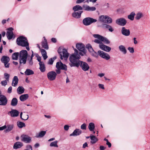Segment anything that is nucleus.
Wrapping results in <instances>:
<instances>
[{"mask_svg":"<svg viewBox=\"0 0 150 150\" xmlns=\"http://www.w3.org/2000/svg\"><path fill=\"white\" fill-rule=\"evenodd\" d=\"M93 36L95 38L101 39L102 42H103L107 44H109L110 42V41L106 38L99 35L94 34L93 35Z\"/></svg>","mask_w":150,"mask_h":150,"instance_id":"0eeeda50","label":"nucleus"},{"mask_svg":"<svg viewBox=\"0 0 150 150\" xmlns=\"http://www.w3.org/2000/svg\"><path fill=\"white\" fill-rule=\"evenodd\" d=\"M28 52L26 50H22L20 52L19 58H27Z\"/></svg>","mask_w":150,"mask_h":150,"instance_id":"6ab92c4d","label":"nucleus"},{"mask_svg":"<svg viewBox=\"0 0 150 150\" xmlns=\"http://www.w3.org/2000/svg\"><path fill=\"white\" fill-rule=\"evenodd\" d=\"M82 133V131L81 130L76 129H75L73 132L70 134V136H76L80 135Z\"/></svg>","mask_w":150,"mask_h":150,"instance_id":"a211bd4d","label":"nucleus"},{"mask_svg":"<svg viewBox=\"0 0 150 150\" xmlns=\"http://www.w3.org/2000/svg\"><path fill=\"white\" fill-rule=\"evenodd\" d=\"M13 29L12 28H10L8 29V31L6 33L7 38L8 40H11L12 38L13 35Z\"/></svg>","mask_w":150,"mask_h":150,"instance_id":"4468645a","label":"nucleus"},{"mask_svg":"<svg viewBox=\"0 0 150 150\" xmlns=\"http://www.w3.org/2000/svg\"><path fill=\"white\" fill-rule=\"evenodd\" d=\"M69 126L68 125H65L64 126V129L66 131H67L69 129Z\"/></svg>","mask_w":150,"mask_h":150,"instance_id":"bf43d9fd","label":"nucleus"},{"mask_svg":"<svg viewBox=\"0 0 150 150\" xmlns=\"http://www.w3.org/2000/svg\"><path fill=\"white\" fill-rule=\"evenodd\" d=\"M86 125L85 123L83 124L81 126V129H86Z\"/></svg>","mask_w":150,"mask_h":150,"instance_id":"4d7b16f0","label":"nucleus"},{"mask_svg":"<svg viewBox=\"0 0 150 150\" xmlns=\"http://www.w3.org/2000/svg\"><path fill=\"white\" fill-rule=\"evenodd\" d=\"M74 52L70 56L69 59L70 61L69 65L71 67H78L79 66L82 69L86 71L88 70L89 67L88 64L85 62L81 61L79 59L80 58V55L83 56L82 52L78 53L77 50L74 49Z\"/></svg>","mask_w":150,"mask_h":150,"instance_id":"f257e3e1","label":"nucleus"},{"mask_svg":"<svg viewBox=\"0 0 150 150\" xmlns=\"http://www.w3.org/2000/svg\"><path fill=\"white\" fill-rule=\"evenodd\" d=\"M83 9L86 11H93L96 10V8L93 6L90 7L86 5H83L82 7Z\"/></svg>","mask_w":150,"mask_h":150,"instance_id":"2eb2a0df","label":"nucleus"},{"mask_svg":"<svg viewBox=\"0 0 150 150\" xmlns=\"http://www.w3.org/2000/svg\"><path fill=\"white\" fill-rule=\"evenodd\" d=\"M87 48L88 50L91 53V52L93 51L94 50L93 49L91 46L89 44H88L87 45Z\"/></svg>","mask_w":150,"mask_h":150,"instance_id":"de8ad7c7","label":"nucleus"},{"mask_svg":"<svg viewBox=\"0 0 150 150\" xmlns=\"http://www.w3.org/2000/svg\"><path fill=\"white\" fill-rule=\"evenodd\" d=\"M83 11H81L77 12H74L72 14V16L76 18H79L81 17V13H83Z\"/></svg>","mask_w":150,"mask_h":150,"instance_id":"aec40b11","label":"nucleus"},{"mask_svg":"<svg viewBox=\"0 0 150 150\" xmlns=\"http://www.w3.org/2000/svg\"><path fill=\"white\" fill-rule=\"evenodd\" d=\"M39 64L40 66L39 69L42 72H44L46 70V68L45 64L43 62H39Z\"/></svg>","mask_w":150,"mask_h":150,"instance_id":"4be33fe9","label":"nucleus"},{"mask_svg":"<svg viewBox=\"0 0 150 150\" xmlns=\"http://www.w3.org/2000/svg\"><path fill=\"white\" fill-rule=\"evenodd\" d=\"M91 54L92 56L96 57H98L97 52L94 51V50L91 53Z\"/></svg>","mask_w":150,"mask_h":150,"instance_id":"8fccbe9b","label":"nucleus"},{"mask_svg":"<svg viewBox=\"0 0 150 150\" xmlns=\"http://www.w3.org/2000/svg\"><path fill=\"white\" fill-rule=\"evenodd\" d=\"M12 87L11 86L9 87L8 88V90H7V92L8 93H10L12 92Z\"/></svg>","mask_w":150,"mask_h":150,"instance_id":"052dcab7","label":"nucleus"},{"mask_svg":"<svg viewBox=\"0 0 150 150\" xmlns=\"http://www.w3.org/2000/svg\"><path fill=\"white\" fill-rule=\"evenodd\" d=\"M4 75L6 80L9 81V75L7 73H5Z\"/></svg>","mask_w":150,"mask_h":150,"instance_id":"3c124183","label":"nucleus"},{"mask_svg":"<svg viewBox=\"0 0 150 150\" xmlns=\"http://www.w3.org/2000/svg\"><path fill=\"white\" fill-rule=\"evenodd\" d=\"M6 125H4L3 126H2L1 127H0V131L1 130H4V129H6Z\"/></svg>","mask_w":150,"mask_h":150,"instance_id":"e2e57ef3","label":"nucleus"},{"mask_svg":"<svg viewBox=\"0 0 150 150\" xmlns=\"http://www.w3.org/2000/svg\"><path fill=\"white\" fill-rule=\"evenodd\" d=\"M1 60L2 62L3 63H8L10 60V59L9 57L4 56L2 57Z\"/></svg>","mask_w":150,"mask_h":150,"instance_id":"c85d7f7f","label":"nucleus"},{"mask_svg":"<svg viewBox=\"0 0 150 150\" xmlns=\"http://www.w3.org/2000/svg\"><path fill=\"white\" fill-rule=\"evenodd\" d=\"M56 67L57 69H60L67 71V66L64 64H63L60 61L57 62L56 63Z\"/></svg>","mask_w":150,"mask_h":150,"instance_id":"1a4fd4ad","label":"nucleus"},{"mask_svg":"<svg viewBox=\"0 0 150 150\" xmlns=\"http://www.w3.org/2000/svg\"><path fill=\"white\" fill-rule=\"evenodd\" d=\"M18 103V100L16 98H13L11 100V105L13 106H16Z\"/></svg>","mask_w":150,"mask_h":150,"instance_id":"f704fd0d","label":"nucleus"},{"mask_svg":"<svg viewBox=\"0 0 150 150\" xmlns=\"http://www.w3.org/2000/svg\"><path fill=\"white\" fill-rule=\"evenodd\" d=\"M99 47L101 50L106 52H109L111 50V48L110 47L105 45L103 44L99 45Z\"/></svg>","mask_w":150,"mask_h":150,"instance_id":"f3484780","label":"nucleus"},{"mask_svg":"<svg viewBox=\"0 0 150 150\" xmlns=\"http://www.w3.org/2000/svg\"><path fill=\"white\" fill-rule=\"evenodd\" d=\"M107 16L101 15L99 16V21L102 22L106 23V18Z\"/></svg>","mask_w":150,"mask_h":150,"instance_id":"e433bc0d","label":"nucleus"},{"mask_svg":"<svg viewBox=\"0 0 150 150\" xmlns=\"http://www.w3.org/2000/svg\"><path fill=\"white\" fill-rule=\"evenodd\" d=\"M95 39L94 40V42L96 43L99 44V45H100L101 44H103V43L102 42V41L101 39Z\"/></svg>","mask_w":150,"mask_h":150,"instance_id":"09e8293b","label":"nucleus"},{"mask_svg":"<svg viewBox=\"0 0 150 150\" xmlns=\"http://www.w3.org/2000/svg\"><path fill=\"white\" fill-rule=\"evenodd\" d=\"M8 81L5 80L4 81H2L1 82V85L4 86H5L6 85H7V82Z\"/></svg>","mask_w":150,"mask_h":150,"instance_id":"603ef678","label":"nucleus"},{"mask_svg":"<svg viewBox=\"0 0 150 150\" xmlns=\"http://www.w3.org/2000/svg\"><path fill=\"white\" fill-rule=\"evenodd\" d=\"M11 116L12 117H17L18 115L19 112L16 110H12L9 112Z\"/></svg>","mask_w":150,"mask_h":150,"instance_id":"412c9836","label":"nucleus"},{"mask_svg":"<svg viewBox=\"0 0 150 150\" xmlns=\"http://www.w3.org/2000/svg\"><path fill=\"white\" fill-rule=\"evenodd\" d=\"M27 58H19L20 64V65L25 64L26 62Z\"/></svg>","mask_w":150,"mask_h":150,"instance_id":"4c0bfd02","label":"nucleus"},{"mask_svg":"<svg viewBox=\"0 0 150 150\" xmlns=\"http://www.w3.org/2000/svg\"><path fill=\"white\" fill-rule=\"evenodd\" d=\"M33 59L32 58H28V62L29 64L30 65H32L33 64Z\"/></svg>","mask_w":150,"mask_h":150,"instance_id":"13d9d810","label":"nucleus"},{"mask_svg":"<svg viewBox=\"0 0 150 150\" xmlns=\"http://www.w3.org/2000/svg\"><path fill=\"white\" fill-rule=\"evenodd\" d=\"M90 138L91 140V142L92 144L96 143L98 141L97 138L94 136L91 135H90Z\"/></svg>","mask_w":150,"mask_h":150,"instance_id":"c9c22d12","label":"nucleus"},{"mask_svg":"<svg viewBox=\"0 0 150 150\" xmlns=\"http://www.w3.org/2000/svg\"><path fill=\"white\" fill-rule=\"evenodd\" d=\"M104 25V27L108 29L109 31L112 32L113 31L114 29L111 25L107 24H105Z\"/></svg>","mask_w":150,"mask_h":150,"instance_id":"37998d69","label":"nucleus"},{"mask_svg":"<svg viewBox=\"0 0 150 150\" xmlns=\"http://www.w3.org/2000/svg\"><path fill=\"white\" fill-rule=\"evenodd\" d=\"M14 125L13 124H8L6 125V129L5 130L6 132H10L13 129Z\"/></svg>","mask_w":150,"mask_h":150,"instance_id":"cd10ccee","label":"nucleus"},{"mask_svg":"<svg viewBox=\"0 0 150 150\" xmlns=\"http://www.w3.org/2000/svg\"><path fill=\"white\" fill-rule=\"evenodd\" d=\"M27 149L29 150H32V146L30 145H27L26 146Z\"/></svg>","mask_w":150,"mask_h":150,"instance_id":"338daca9","label":"nucleus"},{"mask_svg":"<svg viewBox=\"0 0 150 150\" xmlns=\"http://www.w3.org/2000/svg\"><path fill=\"white\" fill-rule=\"evenodd\" d=\"M58 141L57 140H55L50 143V147H54L58 148Z\"/></svg>","mask_w":150,"mask_h":150,"instance_id":"2f4dec72","label":"nucleus"},{"mask_svg":"<svg viewBox=\"0 0 150 150\" xmlns=\"http://www.w3.org/2000/svg\"><path fill=\"white\" fill-rule=\"evenodd\" d=\"M54 59H53L52 58H51L50 59L48 62V64L50 65H52L53 64L54 61Z\"/></svg>","mask_w":150,"mask_h":150,"instance_id":"5fc2aeb1","label":"nucleus"},{"mask_svg":"<svg viewBox=\"0 0 150 150\" xmlns=\"http://www.w3.org/2000/svg\"><path fill=\"white\" fill-rule=\"evenodd\" d=\"M47 76L48 79L49 80L52 81L56 79L57 73L54 71H50L47 73Z\"/></svg>","mask_w":150,"mask_h":150,"instance_id":"39448f33","label":"nucleus"},{"mask_svg":"<svg viewBox=\"0 0 150 150\" xmlns=\"http://www.w3.org/2000/svg\"><path fill=\"white\" fill-rule=\"evenodd\" d=\"M76 47L80 51L82 52V53L83 54H85L86 53V51L85 48V46L83 44L81 43H77L76 45Z\"/></svg>","mask_w":150,"mask_h":150,"instance_id":"9b49d317","label":"nucleus"},{"mask_svg":"<svg viewBox=\"0 0 150 150\" xmlns=\"http://www.w3.org/2000/svg\"><path fill=\"white\" fill-rule=\"evenodd\" d=\"M127 49L129 52L132 53H134V49L133 47H129Z\"/></svg>","mask_w":150,"mask_h":150,"instance_id":"6e6d98bb","label":"nucleus"},{"mask_svg":"<svg viewBox=\"0 0 150 150\" xmlns=\"http://www.w3.org/2000/svg\"><path fill=\"white\" fill-rule=\"evenodd\" d=\"M97 21V20L96 19H93L90 17H87L83 20V23L84 25L87 26Z\"/></svg>","mask_w":150,"mask_h":150,"instance_id":"20e7f679","label":"nucleus"},{"mask_svg":"<svg viewBox=\"0 0 150 150\" xmlns=\"http://www.w3.org/2000/svg\"><path fill=\"white\" fill-rule=\"evenodd\" d=\"M5 67L6 68H9V64L8 63H4Z\"/></svg>","mask_w":150,"mask_h":150,"instance_id":"69168bd1","label":"nucleus"},{"mask_svg":"<svg viewBox=\"0 0 150 150\" xmlns=\"http://www.w3.org/2000/svg\"><path fill=\"white\" fill-rule=\"evenodd\" d=\"M25 89L22 86H19L17 89V92L18 94H21L24 92Z\"/></svg>","mask_w":150,"mask_h":150,"instance_id":"473e14b6","label":"nucleus"},{"mask_svg":"<svg viewBox=\"0 0 150 150\" xmlns=\"http://www.w3.org/2000/svg\"><path fill=\"white\" fill-rule=\"evenodd\" d=\"M61 69H56L55 70L56 73H57V74H59L61 73Z\"/></svg>","mask_w":150,"mask_h":150,"instance_id":"774afa93","label":"nucleus"},{"mask_svg":"<svg viewBox=\"0 0 150 150\" xmlns=\"http://www.w3.org/2000/svg\"><path fill=\"white\" fill-rule=\"evenodd\" d=\"M41 54L42 55H43V54L44 55L45 54H47V52H46V51L44 49H41Z\"/></svg>","mask_w":150,"mask_h":150,"instance_id":"680f3d73","label":"nucleus"},{"mask_svg":"<svg viewBox=\"0 0 150 150\" xmlns=\"http://www.w3.org/2000/svg\"><path fill=\"white\" fill-rule=\"evenodd\" d=\"M23 146V144L20 142H17L15 143L13 146L14 149H17Z\"/></svg>","mask_w":150,"mask_h":150,"instance_id":"bb28decb","label":"nucleus"},{"mask_svg":"<svg viewBox=\"0 0 150 150\" xmlns=\"http://www.w3.org/2000/svg\"><path fill=\"white\" fill-rule=\"evenodd\" d=\"M135 15V13L134 12H132L128 16V18L130 20L133 21Z\"/></svg>","mask_w":150,"mask_h":150,"instance_id":"79ce46f5","label":"nucleus"},{"mask_svg":"<svg viewBox=\"0 0 150 150\" xmlns=\"http://www.w3.org/2000/svg\"><path fill=\"white\" fill-rule=\"evenodd\" d=\"M98 53L100 57L106 60H108L110 59V57L109 55L103 51L99 50L98 52Z\"/></svg>","mask_w":150,"mask_h":150,"instance_id":"6e6552de","label":"nucleus"},{"mask_svg":"<svg viewBox=\"0 0 150 150\" xmlns=\"http://www.w3.org/2000/svg\"><path fill=\"white\" fill-rule=\"evenodd\" d=\"M17 126L19 128H22L23 127H25V124L21 122H18L17 123Z\"/></svg>","mask_w":150,"mask_h":150,"instance_id":"c03bdc74","label":"nucleus"},{"mask_svg":"<svg viewBox=\"0 0 150 150\" xmlns=\"http://www.w3.org/2000/svg\"><path fill=\"white\" fill-rule=\"evenodd\" d=\"M112 19L109 16H107L106 18V23L109 24L112 23Z\"/></svg>","mask_w":150,"mask_h":150,"instance_id":"49530a36","label":"nucleus"},{"mask_svg":"<svg viewBox=\"0 0 150 150\" xmlns=\"http://www.w3.org/2000/svg\"><path fill=\"white\" fill-rule=\"evenodd\" d=\"M25 74L26 75H30L34 74L33 71L29 69H27L25 72Z\"/></svg>","mask_w":150,"mask_h":150,"instance_id":"58836bf2","label":"nucleus"},{"mask_svg":"<svg viewBox=\"0 0 150 150\" xmlns=\"http://www.w3.org/2000/svg\"><path fill=\"white\" fill-rule=\"evenodd\" d=\"M143 16V14L141 12H138L136 14L135 18L137 20H139Z\"/></svg>","mask_w":150,"mask_h":150,"instance_id":"a19ab883","label":"nucleus"},{"mask_svg":"<svg viewBox=\"0 0 150 150\" xmlns=\"http://www.w3.org/2000/svg\"><path fill=\"white\" fill-rule=\"evenodd\" d=\"M115 22L118 25L124 26L126 24L127 21L124 18H120L117 19L116 20Z\"/></svg>","mask_w":150,"mask_h":150,"instance_id":"f8f14e48","label":"nucleus"},{"mask_svg":"<svg viewBox=\"0 0 150 150\" xmlns=\"http://www.w3.org/2000/svg\"><path fill=\"white\" fill-rule=\"evenodd\" d=\"M94 124L92 123H90L88 125V128L89 130L91 131H93L95 128Z\"/></svg>","mask_w":150,"mask_h":150,"instance_id":"ea45409f","label":"nucleus"},{"mask_svg":"<svg viewBox=\"0 0 150 150\" xmlns=\"http://www.w3.org/2000/svg\"><path fill=\"white\" fill-rule=\"evenodd\" d=\"M8 102L6 97L4 95L0 96V105L4 106L6 105Z\"/></svg>","mask_w":150,"mask_h":150,"instance_id":"ddd939ff","label":"nucleus"},{"mask_svg":"<svg viewBox=\"0 0 150 150\" xmlns=\"http://www.w3.org/2000/svg\"><path fill=\"white\" fill-rule=\"evenodd\" d=\"M28 97L29 96L28 94H23L20 96L19 98L21 101H23L26 100Z\"/></svg>","mask_w":150,"mask_h":150,"instance_id":"c756f323","label":"nucleus"},{"mask_svg":"<svg viewBox=\"0 0 150 150\" xmlns=\"http://www.w3.org/2000/svg\"><path fill=\"white\" fill-rule=\"evenodd\" d=\"M72 9L74 12H76L79 11H82L83 10V8L80 6L77 5L73 7Z\"/></svg>","mask_w":150,"mask_h":150,"instance_id":"7c9ffc66","label":"nucleus"},{"mask_svg":"<svg viewBox=\"0 0 150 150\" xmlns=\"http://www.w3.org/2000/svg\"><path fill=\"white\" fill-rule=\"evenodd\" d=\"M21 140L26 143H29L31 141V138L28 135L25 134H22L21 136Z\"/></svg>","mask_w":150,"mask_h":150,"instance_id":"9d476101","label":"nucleus"},{"mask_svg":"<svg viewBox=\"0 0 150 150\" xmlns=\"http://www.w3.org/2000/svg\"><path fill=\"white\" fill-rule=\"evenodd\" d=\"M44 41L42 42V45L43 48L47 50L48 48V47L47 45V41L45 37H44Z\"/></svg>","mask_w":150,"mask_h":150,"instance_id":"72a5a7b5","label":"nucleus"},{"mask_svg":"<svg viewBox=\"0 0 150 150\" xmlns=\"http://www.w3.org/2000/svg\"><path fill=\"white\" fill-rule=\"evenodd\" d=\"M58 52L60 55V58L61 59H62L63 58L65 59H67L69 56V54L67 50L65 49L59 48L58 49Z\"/></svg>","mask_w":150,"mask_h":150,"instance_id":"7ed1b4c3","label":"nucleus"},{"mask_svg":"<svg viewBox=\"0 0 150 150\" xmlns=\"http://www.w3.org/2000/svg\"><path fill=\"white\" fill-rule=\"evenodd\" d=\"M85 0H77L76 1V4H80L83 2Z\"/></svg>","mask_w":150,"mask_h":150,"instance_id":"0e129e2a","label":"nucleus"},{"mask_svg":"<svg viewBox=\"0 0 150 150\" xmlns=\"http://www.w3.org/2000/svg\"><path fill=\"white\" fill-rule=\"evenodd\" d=\"M122 34L124 35L127 36L130 34V31L129 29H126L125 27H123L121 30Z\"/></svg>","mask_w":150,"mask_h":150,"instance_id":"dca6fc26","label":"nucleus"},{"mask_svg":"<svg viewBox=\"0 0 150 150\" xmlns=\"http://www.w3.org/2000/svg\"><path fill=\"white\" fill-rule=\"evenodd\" d=\"M93 36L95 38L101 39L102 42H103L107 44H109L110 42V41L106 38L99 35L94 34L93 35Z\"/></svg>","mask_w":150,"mask_h":150,"instance_id":"423d86ee","label":"nucleus"},{"mask_svg":"<svg viewBox=\"0 0 150 150\" xmlns=\"http://www.w3.org/2000/svg\"><path fill=\"white\" fill-rule=\"evenodd\" d=\"M120 51L124 54H125L127 53V50L125 47L123 45H120L118 47Z\"/></svg>","mask_w":150,"mask_h":150,"instance_id":"393cba45","label":"nucleus"},{"mask_svg":"<svg viewBox=\"0 0 150 150\" xmlns=\"http://www.w3.org/2000/svg\"><path fill=\"white\" fill-rule=\"evenodd\" d=\"M16 42L18 45L22 47H25L28 50H30L29 44L26 38L23 36L18 37L16 40Z\"/></svg>","mask_w":150,"mask_h":150,"instance_id":"f03ea898","label":"nucleus"},{"mask_svg":"<svg viewBox=\"0 0 150 150\" xmlns=\"http://www.w3.org/2000/svg\"><path fill=\"white\" fill-rule=\"evenodd\" d=\"M98 86L99 88L102 90H104L105 89L104 85L102 84L99 83L98 84Z\"/></svg>","mask_w":150,"mask_h":150,"instance_id":"864d4df0","label":"nucleus"},{"mask_svg":"<svg viewBox=\"0 0 150 150\" xmlns=\"http://www.w3.org/2000/svg\"><path fill=\"white\" fill-rule=\"evenodd\" d=\"M46 133V131H42L38 133H36L35 137L37 138L42 137L45 135Z\"/></svg>","mask_w":150,"mask_h":150,"instance_id":"a878e982","label":"nucleus"},{"mask_svg":"<svg viewBox=\"0 0 150 150\" xmlns=\"http://www.w3.org/2000/svg\"><path fill=\"white\" fill-rule=\"evenodd\" d=\"M19 55V54L18 52L14 53L12 55V59L14 60L17 59Z\"/></svg>","mask_w":150,"mask_h":150,"instance_id":"a18cd8bd","label":"nucleus"},{"mask_svg":"<svg viewBox=\"0 0 150 150\" xmlns=\"http://www.w3.org/2000/svg\"><path fill=\"white\" fill-rule=\"evenodd\" d=\"M18 79L17 76H14L11 85L13 86H16L18 84Z\"/></svg>","mask_w":150,"mask_h":150,"instance_id":"5701e85b","label":"nucleus"},{"mask_svg":"<svg viewBox=\"0 0 150 150\" xmlns=\"http://www.w3.org/2000/svg\"><path fill=\"white\" fill-rule=\"evenodd\" d=\"M20 116L21 118L23 120H26L28 119L29 117L28 115L25 112H23V114L22 112H21Z\"/></svg>","mask_w":150,"mask_h":150,"instance_id":"b1692460","label":"nucleus"}]
</instances>
